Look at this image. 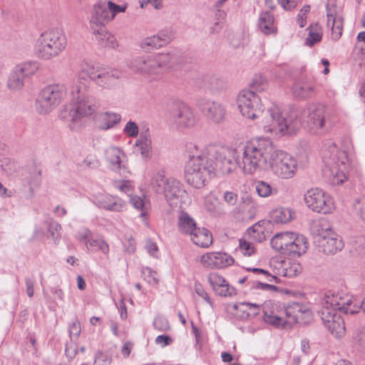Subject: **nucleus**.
<instances>
[{
	"mask_svg": "<svg viewBox=\"0 0 365 365\" xmlns=\"http://www.w3.org/2000/svg\"><path fill=\"white\" fill-rule=\"evenodd\" d=\"M237 102L240 112L245 118L260 120L259 126L264 133L275 135H292L301 125L297 110H292L288 114L274 104L264 111L260 97L253 91L242 90L237 96Z\"/></svg>",
	"mask_w": 365,
	"mask_h": 365,
	"instance_id": "f257e3e1",
	"label": "nucleus"
},
{
	"mask_svg": "<svg viewBox=\"0 0 365 365\" xmlns=\"http://www.w3.org/2000/svg\"><path fill=\"white\" fill-rule=\"evenodd\" d=\"M90 81L85 77H78L71 87L72 104L66 107L61 113L62 118L77 123L82 118L94 113L99 107L96 98L89 92Z\"/></svg>",
	"mask_w": 365,
	"mask_h": 365,
	"instance_id": "f03ea898",
	"label": "nucleus"
},
{
	"mask_svg": "<svg viewBox=\"0 0 365 365\" xmlns=\"http://www.w3.org/2000/svg\"><path fill=\"white\" fill-rule=\"evenodd\" d=\"M272 143L266 138L250 140L237 150L240 155V168L245 174H254L266 170L269 165V158L273 152Z\"/></svg>",
	"mask_w": 365,
	"mask_h": 365,
	"instance_id": "7ed1b4c3",
	"label": "nucleus"
},
{
	"mask_svg": "<svg viewBox=\"0 0 365 365\" xmlns=\"http://www.w3.org/2000/svg\"><path fill=\"white\" fill-rule=\"evenodd\" d=\"M322 160L325 164L324 175L330 184L338 185L346 180L347 154L344 150H339L333 141L328 140L324 143Z\"/></svg>",
	"mask_w": 365,
	"mask_h": 365,
	"instance_id": "20e7f679",
	"label": "nucleus"
},
{
	"mask_svg": "<svg viewBox=\"0 0 365 365\" xmlns=\"http://www.w3.org/2000/svg\"><path fill=\"white\" fill-rule=\"evenodd\" d=\"M209 158L210 157L205 153L186 163L185 180L187 184L197 189L205 186L214 175V167Z\"/></svg>",
	"mask_w": 365,
	"mask_h": 365,
	"instance_id": "39448f33",
	"label": "nucleus"
},
{
	"mask_svg": "<svg viewBox=\"0 0 365 365\" xmlns=\"http://www.w3.org/2000/svg\"><path fill=\"white\" fill-rule=\"evenodd\" d=\"M87 76L96 85L107 89L115 86L121 76V72L117 69L104 66L100 63L85 61L81 65V71L78 77Z\"/></svg>",
	"mask_w": 365,
	"mask_h": 365,
	"instance_id": "423d86ee",
	"label": "nucleus"
},
{
	"mask_svg": "<svg viewBox=\"0 0 365 365\" xmlns=\"http://www.w3.org/2000/svg\"><path fill=\"white\" fill-rule=\"evenodd\" d=\"M205 153L210 156L209 160L214 167V175L217 173L228 175L240 167V155L237 150H219L214 145L207 146Z\"/></svg>",
	"mask_w": 365,
	"mask_h": 365,
	"instance_id": "0eeeda50",
	"label": "nucleus"
},
{
	"mask_svg": "<svg viewBox=\"0 0 365 365\" xmlns=\"http://www.w3.org/2000/svg\"><path fill=\"white\" fill-rule=\"evenodd\" d=\"M174 61L175 58L169 53H161L153 59L145 56L135 58L130 62V67L143 74L158 75L173 68Z\"/></svg>",
	"mask_w": 365,
	"mask_h": 365,
	"instance_id": "6e6552de",
	"label": "nucleus"
},
{
	"mask_svg": "<svg viewBox=\"0 0 365 365\" xmlns=\"http://www.w3.org/2000/svg\"><path fill=\"white\" fill-rule=\"evenodd\" d=\"M358 298L344 292L329 290L322 301V307H327L333 312L355 314L359 312Z\"/></svg>",
	"mask_w": 365,
	"mask_h": 365,
	"instance_id": "1a4fd4ad",
	"label": "nucleus"
},
{
	"mask_svg": "<svg viewBox=\"0 0 365 365\" xmlns=\"http://www.w3.org/2000/svg\"><path fill=\"white\" fill-rule=\"evenodd\" d=\"M306 118V125L310 132L321 134L329 130L331 127V110L322 104H316L304 109L302 113Z\"/></svg>",
	"mask_w": 365,
	"mask_h": 365,
	"instance_id": "9d476101",
	"label": "nucleus"
},
{
	"mask_svg": "<svg viewBox=\"0 0 365 365\" xmlns=\"http://www.w3.org/2000/svg\"><path fill=\"white\" fill-rule=\"evenodd\" d=\"M268 167L276 176L287 180L295 175L298 165L296 159L292 155L273 147Z\"/></svg>",
	"mask_w": 365,
	"mask_h": 365,
	"instance_id": "9b49d317",
	"label": "nucleus"
},
{
	"mask_svg": "<svg viewBox=\"0 0 365 365\" xmlns=\"http://www.w3.org/2000/svg\"><path fill=\"white\" fill-rule=\"evenodd\" d=\"M66 95L63 85L53 84L43 88L36 101V109L40 114H46L54 109Z\"/></svg>",
	"mask_w": 365,
	"mask_h": 365,
	"instance_id": "f8f14e48",
	"label": "nucleus"
},
{
	"mask_svg": "<svg viewBox=\"0 0 365 365\" xmlns=\"http://www.w3.org/2000/svg\"><path fill=\"white\" fill-rule=\"evenodd\" d=\"M304 200L310 210L318 213H331L334 209L332 197L317 187L308 190L304 195Z\"/></svg>",
	"mask_w": 365,
	"mask_h": 365,
	"instance_id": "ddd939ff",
	"label": "nucleus"
},
{
	"mask_svg": "<svg viewBox=\"0 0 365 365\" xmlns=\"http://www.w3.org/2000/svg\"><path fill=\"white\" fill-rule=\"evenodd\" d=\"M39 69V63L35 61H29L17 64L11 71L7 86L9 89L19 91L24 86L25 81L34 76Z\"/></svg>",
	"mask_w": 365,
	"mask_h": 365,
	"instance_id": "4468645a",
	"label": "nucleus"
},
{
	"mask_svg": "<svg viewBox=\"0 0 365 365\" xmlns=\"http://www.w3.org/2000/svg\"><path fill=\"white\" fill-rule=\"evenodd\" d=\"M152 185L155 192H163L169 202L178 200L185 193V190L179 180L174 178H166L160 173L153 179Z\"/></svg>",
	"mask_w": 365,
	"mask_h": 365,
	"instance_id": "2eb2a0df",
	"label": "nucleus"
},
{
	"mask_svg": "<svg viewBox=\"0 0 365 365\" xmlns=\"http://www.w3.org/2000/svg\"><path fill=\"white\" fill-rule=\"evenodd\" d=\"M169 113L173 122L180 128L193 127L197 121L193 110L180 100L173 101Z\"/></svg>",
	"mask_w": 365,
	"mask_h": 365,
	"instance_id": "dca6fc26",
	"label": "nucleus"
},
{
	"mask_svg": "<svg viewBox=\"0 0 365 365\" xmlns=\"http://www.w3.org/2000/svg\"><path fill=\"white\" fill-rule=\"evenodd\" d=\"M198 106L207 120L213 124H220L225 121L227 115V108L221 102L202 99Z\"/></svg>",
	"mask_w": 365,
	"mask_h": 365,
	"instance_id": "f3484780",
	"label": "nucleus"
},
{
	"mask_svg": "<svg viewBox=\"0 0 365 365\" xmlns=\"http://www.w3.org/2000/svg\"><path fill=\"white\" fill-rule=\"evenodd\" d=\"M283 312L287 317L284 322L289 325L297 323L306 324L312 319L310 309L302 303H289L286 307H284Z\"/></svg>",
	"mask_w": 365,
	"mask_h": 365,
	"instance_id": "a211bd4d",
	"label": "nucleus"
},
{
	"mask_svg": "<svg viewBox=\"0 0 365 365\" xmlns=\"http://www.w3.org/2000/svg\"><path fill=\"white\" fill-rule=\"evenodd\" d=\"M321 318L324 325L330 333L336 338L342 337L346 331L344 319L337 312L327 307L322 308L319 312Z\"/></svg>",
	"mask_w": 365,
	"mask_h": 365,
	"instance_id": "6ab92c4d",
	"label": "nucleus"
},
{
	"mask_svg": "<svg viewBox=\"0 0 365 365\" xmlns=\"http://www.w3.org/2000/svg\"><path fill=\"white\" fill-rule=\"evenodd\" d=\"M292 95L299 99H309L317 93V84L314 79L302 78L297 80L291 88Z\"/></svg>",
	"mask_w": 365,
	"mask_h": 365,
	"instance_id": "aec40b11",
	"label": "nucleus"
},
{
	"mask_svg": "<svg viewBox=\"0 0 365 365\" xmlns=\"http://www.w3.org/2000/svg\"><path fill=\"white\" fill-rule=\"evenodd\" d=\"M92 201L97 207L112 212H122L126 207L120 198L108 194L94 195Z\"/></svg>",
	"mask_w": 365,
	"mask_h": 365,
	"instance_id": "412c9836",
	"label": "nucleus"
},
{
	"mask_svg": "<svg viewBox=\"0 0 365 365\" xmlns=\"http://www.w3.org/2000/svg\"><path fill=\"white\" fill-rule=\"evenodd\" d=\"M196 84L206 92L212 94L219 93L226 87V82L222 77L214 73L204 74L200 76Z\"/></svg>",
	"mask_w": 365,
	"mask_h": 365,
	"instance_id": "4be33fe9",
	"label": "nucleus"
},
{
	"mask_svg": "<svg viewBox=\"0 0 365 365\" xmlns=\"http://www.w3.org/2000/svg\"><path fill=\"white\" fill-rule=\"evenodd\" d=\"M204 267L207 268H225L234 263V259L225 252H207L201 257L200 259Z\"/></svg>",
	"mask_w": 365,
	"mask_h": 365,
	"instance_id": "5701e85b",
	"label": "nucleus"
},
{
	"mask_svg": "<svg viewBox=\"0 0 365 365\" xmlns=\"http://www.w3.org/2000/svg\"><path fill=\"white\" fill-rule=\"evenodd\" d=\"M318 247L319 251L326 255H334L344 247L342 238L336 233L330 234L314 243Z\"/></svg>",
	"mask_w": 365,
	"mask_h": 365,
	"instance_id": "b1692460",
	"label": "nucleus"
},
{
	"mask_svg": "<svg viewBox=\"0 0 365 365\" xmlns=\"http://www.w3.org/2000/svg\"><path fill=\"white\" fill-rule=\"evenodd\" d=\"M207 280L216 294L220 297H232L237 294L235 287L230 286L224 277L216 272H211Z\"/></svg>",
	"mask_w": 365,
	"mask_h": 365,
	"instance_id": "393cba45",
	"label": "nucleus"
},
{
	"mask_svg": "<svg viewBox=\"0 0 365 365\" xmlns=\"http://www.w3.org/2000/svg\"><path fill=\"white\" fill-rule=\"evenodd\" d=\"M124 157L123 151L117 147H110L106 150V158L110 168L126 177V174L129 173V171L123 164L122 158Z\"/></svg>",
	"mask_w": 365,
	"mask_h": 365,
	"instance_id": "a878e982",
	"label": "nucleus"
},
{
	"mask_svg": "<svg viewBox=\"0 0 365 365\" xmlns=\"http://www.w3.org/2000/svg\"><path fill=\"white\" fill-rule=\"evenodd\" d=\"M110 11H108L106 1H98L93 5L90 17V23L103 31L105 24L110 21Z\"/></svg>",
	"mask_w": 365,
	"mask_h": 365,
	"instance_id": "bb28decb",
	"label": "nucleus"
},
{
	"mask_svg": "<svg viewBox=\"0 0 365 365\" xmlns=\"http://www.w3.org/2000/svg\"><path fill=\"white\" fill-rule=\"evenodd\" d=\"M66 37L59 29H51L43 32L38 38L39 46H64Z\"/></svg>",
	"mask_w": 365,
	"mask_h": 365,
	"instance_id": "cd10ccee",
	"label": "nucleus"
},
{
	"mask_svg": "<svg viewBox=\"0 0 365 365\" xmlns=\"http://www.w3.org/2000/svg\"><path fill=\"white\" fill-rule=\"evenodd\" d=\"M327 26H331V38L337 40L341 36L343 30V19L338 15L334 8L327 5Z\"/></svg>",
	"mask_w": 365,
	"mask_h": 365,
	"instance_id": "c85d7f7f",
	"label": "nucleus"
},
{
	"mask_svg": "<svg viewBox=\"0 0 365 365\" xmlns=\"http://www.w3.org/2000/svg\"><path fill=\"white\" fill-rule=\"evenodd\" d=\"M290 242L286 255L300 257L302 255L304 254L308 249V242L307 238L302 235L293 232V237H291Z\"/></svg>",
	"mask_w": 365,
	"mask_h": 365,
	"instance_id": "c756f323",
	"label": "nucleus"
},
{
	"mask_svg": "<svg viewBox=\"0 0 365 365\" xmlns=\"http://www.w3.org/2000/svg\"><path fill=\"white\" fill-rule=\"evenodd\" d=\"M291 237H293V232L277 233L270 240L271 246L277 252L285 255L291 243Z\"/></svg>",
	"mask_w": 365,
	"mask_h": 365,
	"instance_id": "7c9ffc66",
	"label": "nucleus"
},
{
	"mask_svg": "<svg viewBox=\"0 0 365 365\" xmlns=\"http://www.w3.org/2000/svg\"><path fill=\"white\" fill-rule=\"evenodd\" d=\"M120 120V114L108 111L99 113L96 118L98 128L103 130L113 128Z\"/></svg>",
	"mask_w": 365,
	"mask_h": 365,
	"instance_id": "2f4dec72",
	"label": "nucleus"
},
{
	"mask_svg": "<svg viewBox=\"0 0 365 365\" xmlns=\"http://www.w3.org/2000/svg\"><path fill=\"white\" fill-rule=\"evenodd\" d=\"M312 233L314 235V242L320 240V239L329 235L330 232H334L329 222L325 218H320L313 222L311 227Z\"/></svg>",
	"mask_w": 365,
	"mask_h": 365,
	"instance_id": "473e14b6",
	"label": "nucleus"
},
{
	"mask_svg": "<svg viewBox=\"0 0 365 365\" xmlns=\"http://www.w3.org/2000/svg\"><path fill=\"white\" fill-rule=\"evenodd\" d=\"M194 244L201 247H208L212 243L211 232L204 227H196L190 235Z\"/></svg>",
	"mask_w": 365,
	"mask_h": 365,
	"instance_id": "72a5a7b5",
	"label": "nucleus"
},
{
	"mask_svg": "<svg viewBox=\"0 0 365 365\" xmlns=\"http://www.w3.org/2000/svg\"><path fill=\"white\" fill-rule=\"evenodd\" d=\"M279 274L283 277H294L302 272L301 264L290 259L281 261L277 267Z\"/></svg>",
	"mask_w": 365,
	"mask_h": 365,
	"instance_id": "f704fd0d",
	"label": "nucleus"
},
{
	"mask_svg": "<svg viewBox=\"0 0 365 365\" xmlns=\"http://www.w3.org/2000/svg\"><path fill=\"white\" fill-rule=\"evenodd\" d=\"M173 38L171 31H161L156 36L146 38L141 46H165L170 43Z\"/></svg>",
	"mask_w": 365,
	"mask_h": 365,
	"instance_id": "c9c22d12",
	"label": "nucleus"
},
{
	"mask_svg": "<svg viewBox=\"0 0 365 365\" xmlns=\"http://www.w3.org/2000/svg\"><path fill=\"white\" fill-rule=\"evenodd\" d=\"M178 230L185 235H191L197 227L196 222L187 212L182 211L178 217Z\"/></svg>",
	"mask_w": 365,
	"mask_h": 365,
	"instance_id": "e433bc0d",
	"label": "nucleus"
},
{
	"mask_svg": "<svg viewBox=\"0 0 365 365\" xmlns=\"http://www.w3.org/2000/svg\"><path fill=\"white\" fill-rule=\"evenodd\" d=\"M26 178L31 190L38 187L41 182V168L40 166L34 164L29 167Z\"/></svg>",
	"mask_w": 365,
	"mask_h": 365,
	"instance_id": "4c0bfd02",
	"label": "nucleus"
},
{
	"mask_svg": "<svg viewBox=\"0 0 365 365\" xmlns=\"http://www.w3.org/2000/svg\"><path fill=\"white\" fill-rule=\"evenodd\" d=\"M135 145L140 147V153L143 157L148 158L152 148V142L148 130L142 132L139 138L136 140Z\"/></svg>",
	"mask_w": 365,
	"mask_h": 365,
	"instance_id": "58836bf2",
	"label": "nucleus"
},
{
	"mask_svg": "<svg viewBox=\"0 0 365 365\" xmlns=\"http://www.w3.org/2000/svg\"><path fill=\"white\" fill-rule=\"evenodd\" d=\"M292 218V212L289 208L279 207L274 210L271 214L272 221L277 224L287 223Z\"/></svg>",
	"mask_w": 365,
	"mask_h": 365,
	"instance_id": "ea45409f",
	"label": "nucleus"
},
{
	"mask_svg": "<svg viewBox=\"0 0 365 365\" xmlns=\"http://www.w3.org/2000/svg\"><path fill=\"white\" fill-rule=\"evenodd\" d=\"M62 51L61 47H35V56L43 60H49L59 55Z\"/></svg>",
	"mask_w": 365,
	"mask_h": 365,
	"instance_id": "a19ab883",
	"label": "nucleus"
},
{
	"mask_svg": "<svg viewBox=\"0 0 365 365\" xmlns=\"http://www.w3.org/2000/svg\"><path fill=\"white\" fill-rule=\"evenodd\" d=\"M128 196L133 207L141 211L140 216L142 217H145L150 209L149 202L145 200V197H142L138 195H132L131 194H128Z\"/></svg>",
	"mask_w": 365,
	"mask_h": 365,
	"instance_id": "79ce46f5",
	"label": "nucleus"
},
{
	"mask_svg": "<svg viewBox=\"0 0 365 365\" xmlns=\"http://www.w3.org/2000/svg\"><path fill=\"white\" fill-rule=\"evenodd\" d=\"M274 16L269 11L262 12L259 18V26L265 34L273 31Z\"/></svg>",
	"mask_w": 365,
	"mask_h": 365,
	"instance_id": "37998d69",
	"label": "nucleus"
},
{
	"mask_svg": "<svg viewBox=\"0 0 365 365\" xmlns=\"http://www.w3.org/2000/svg\"><path fill=\"white\" fill-rule=\"evenodd\" d=\"M308 37L306 39V44L313 46L321 41L322 37V29L317 24L311 25L307 28Z\"/></svg>",
	"mask_w": 365,
	"mask_h": 365,
	"instance_id": "c03bdc74",
	"label": "nucleus"
},
{
	"mask_svg": "<svg viewBox=\"0 0 365 365\" xmlns=\"http://www.w3.org/2000/svg\"><path fill=\"white\" fill-rule=\"evenodd\" d=\"M249 86V90L253 91L255 93H261L266 91L268 87V82L262 75L255 74L252 78Z\"/></svg>",
	"mask_w": 365,
	"mask_h": 365,
	"instance_id": "a18cd8bd",
	"label": "nucleus"
},
{
	"mask_svg": "<svg viewBox=\"0 0 365 365\" xmlns=\"http://www.w3.org/2000/svg\"><path fill=\"white\" fill-rule=\"evenodd\" d=\"M247 232L250 238L255 242H262L265 240L264 227L259 222L250 227Z\"/></svg>",
	"mask_w": 365,
	"mask_h": 365,
	"instance_id": "49530a36",
	"label": "nucleus"
},
{
	"mask_svg": "<svg viewBox=\"0 0 365 365\" xmlns=\"http://www.w3.org/2000/svg\"><path fill=\"white\" fill-rule=\"evenodd\" d=\"M255 190L258 195L262 197H267L277 192L276 188L272 187L268 182L263 180L255 182Z\"/></svg>",
	"mask_w": 365,
	"mask_h": 365,
	"instance_id": "de8ad7c7",
	"label": "nucleus"
},
{
	"mask_svg": "<svg viewBox=\"0 0 365 365\" xmlns=\"http://www.w3.org/2000/svg\"><path fill=\"white\" fill-rule=\"evenodd\" d=\"M247 302H240L234 304L231 306L232 309V314L241 319H246L250 317L248 309L247 307Z\"/></svg>",
	"mask_w": 365,
	"mask_h": 365,
	"instance_id": "09e8293b",
	"label": "nucleus"
},
{
	"mask_svg": "<svg viewBox=\"0 0 365 365\" xmlns=\"http://www.w3.org/2000/svg\"><path fill=\"white\" fill-rule=\"evenodd\" d=\"M350 245L356 252L359 255H365V237L355 236L351 238Z\"/></svg>",
	"mask_w": 365,
	"mask_h": 365,
	"instance_id": "8fccbe9b",
	"label": "nucleus"
},
{
	"mask_svg": "<svg viewBox=\"0 0 365 365\" xmlns=\"http://www.w3.org/2000/svg\"><path fill=\"white\" fill-rule=\"evenodd\" d=\"M262 309L264 319H268L269 320L270 317L279 314L277 304L272 303L271 301L265 302L262 305Z\"/></svg>",
	"mask_w": 365,
	"mask_h": 365,
	"instance_id": "3c124183",
	"label": "nucleus"
},
{
	"mask_svg": "<svg viewBox=\"0 0 365 365\" xmlns=\"http://www.w3.org/2000/svg\"><path fill=\"white\" fill-rule=\"evenodd\" d=\"M206 148L207 147H205L203 150L200 151L197 144L192 142H188L185 145V149L189 157V160L192 159L195 157L197 158L198 155H204Z\"/></svg>",
	"mask_w": 365,
	"mask_h": 365,
	"instance_id": "603ef678",
	"label": "nucleus"
},
{
	"mask_svg": "<svg viewBox=\"0 0 365 365\" xmlns=\"http://www.w3.org/2000/svg\"><path fill=\"white\" fill-rule=\"evenodd\" d=\"M103 30H105V29ZM103 32L104 31H101V29L97 30L96 38L102 41L101 43L104 44V46H114L116 41L115 38L108 32L105 34H103Z\"/></svg>",
	"mask_w": 365,
	"mask_h": 365,
	"instance_id": "864d4df0",
	"label": "nucleus"
},
{
	"mask_svg": "<svg viewBox=\"0 0 365 365\" xmlns=\"http://www.w3.org/2000/svg\"><path fill=\"white\" fill-rule=\"evenodd\" d=\"M353 207L356 215L365 222V197L356 199Z\"/></svg>",
	"mask_w": 365,
	"mask_h": 365,
	"instance_id": "5fc2aeb1",
	"label": "nucleus"
},
{
	"mask_svg": "<svg viewBox=\"0 0 365 365\" xmlns=\"http://www.w3.org/2000/svg\"><path fill=\"white\" fill-rule=\"evenodd\" d=\"M142 274L145 279L151 285H156L158 284V279L157 278V273L153 271L149 267H145L142 269Z\"/></svg>",
	"mask_w": 365,
	"mask_h": 365,
	"instance_id": "6e6d98bb",
	"label": "nucleus"
},
{
	"mask_svg": "<svg viewBox=\"0 0 365 365\" xmlns=\"http://www.w3.org/2000/svg\"><path fill=\"white\" fill-rule=\"evenodd\" d=\"M153 326L155 329L160 331H167L170 329L168 320L163 317L159 316L155 318Z\"/></svg>",
	"mask_w": 365,
	"mask_h": 365,
	"instance_id": "4d7b16f0",
	"label": "nucleus"
},
{
	"mask_svg": "<svg viewBox=\"0 0 365 365\" xmlns=\"http://www.w3.org/2000/svg\"><path fill=\"white\" fill-rule=\"evenodd\" d=\"M89 245L91 247H98V249L104 254H108L109 252L108 245L104 240L101 238L89 240Z\"/></svg>",
	"mask_w": 365,
	"mask_h": 365,
	"instance_id": "13d9d810",
	"label": "nucleus"
},
{
	"mask_svg": "<svg viewBox=\"0 0 365 365\" xmlns=\"http://www.w3.org/2000/svg\"><path fill=\"white\" fill-rule=\"evenodd\" d=\"M247 270L252 271L256 274H262L266 280L268 282L274 281L276 283H279L280 280L276 276L272 275L267 271L259 268H247Z\"/></svg>",
	"mask_w": 365,
	"mask_h": 365,
	"instance_id": "bf43d9fd",
	"label": "nucleus"
},
{
	"mask_svg": "<svg viewBox=\"0 0 365 365\" xmlns=\"http://www.w3.org/2000/svg\"><path fill=\"white\" fill-rule=\"evenodd\" d=\"M239 250L244 255L251 256L255 252V247L252 243L240 240Z\"/></svg>",
	"mask_w": 365,
	"mask_h": 365,
	"instance_id": "052dcab7",
	"label": "nucleus"
},
{
	"mask_svg": "<svg viewBox=\"0 0 365 365\" xmlns=\"http://www.w3.org/2000/svg\"><path fill=\"white\" fill-rule=\"evenodd\" d=\"M107 4H108V11H110V17L111 20L115 17V16L117 14L120 13V12H124L127 7L125 5H123V6L118 5V4L112 2L111 1H107Z\"/></svg>",
	"mask_w": 365,
	"mask_h": 365,
	"instance_id": "680f3d73",
	"label": "nucleus"
},
{
	"mask_svg": "<svg viewBox=\"0 0 365 365\" xmlns=\"http://www.w3.org/2000/svg\"><path fill=\"white\" fill-rule=\"evenodd\" d=\"M123 132L129 137H136L138 134V126L135 122L129 120L126 123Z\"/></svg>",
	"mask_w": 365,
	"mask_h": 365,
	"instance_id": "e2e57ef3",
	"label": "nucleus"
},
{
	"mask_svg": "<svg viewBox=\"0 0 365 365\" xmlns=\"http://www.w3.org/2000/svg\"><path fill=\"white\" fill-rule=\"evenodd\" d=\"M101 163L98 159L93 156H87L81 164V167L90 169H96L99 168Z\"/></svg>",
	"mask_w": 365,
	"mask_h": 365,
	"instance_id": "0e129e2a",
	"label": "nucleus"
},
{
	"mask_svg": "<svg viewBox=\"0 0 365 365\" xmlns=\"http://www.w3.org/2000/svg\"><path fill=\"white\" fill-rule=\"evenodd\" d=\"M264 321L265 323L271 324L274 327H285L286 324H287L284 322L285 320L283 319V317L280 314L272 316L269 317V320L268 319H265Z\"/></svg>",
	"mask_w": 365,
	"mask_h": 365,
	"instance_id": "69168bd1",
	"label": "nucleus"
},
{
	"mask_svg": "<svg viewBox=\"0 0 365 365\" xmlns=\"http://www.w3.org/2000/svg\"><path fill=\"white\" fill-rule=\"evenodd\" d=\"M115 186L120 192H124L128 195V194H130V192H131L133 190V183L130 180H123L115 183Z\"/></svg>",
	"mask_w": 365,
	"mask_h": 365,
	"instance_id": "338daca9",
	"label": "nucleus"
},
{
	"mask_svg": "<svg viewBox=\"0 0 365 365\" xmlns=\"http://www.w3.org/2000/svg\"><path fill=\"white\" fill-rule=\"evenodd\" d=\"M195 292L198 296L201 297L207 304H209L211 307H213V304L210 297L200 284H195Z\"/></svg>",
	"mask_w": 365,
	"mask_h": 365,
	"instance_id": "774afa93",
	"label": "nucleus"
}]
</instances>
